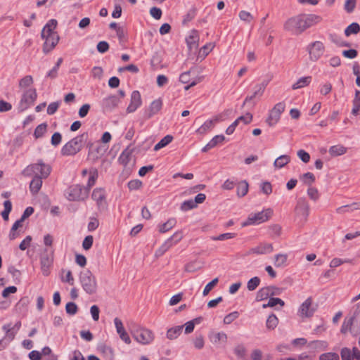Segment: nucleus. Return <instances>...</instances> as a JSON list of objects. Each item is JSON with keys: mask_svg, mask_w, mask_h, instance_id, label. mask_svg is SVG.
I'll list each match as a JSON object with an SVG mask.
<instances>
[{"mask_svg": "<svg viewBox=\"0 0 360 360\" xmlns=\"http://www.w3.org/2000/svg\"><path fill=\"white\" fill-rule=\"evenodd\" d=\"M52 168L49 164H46L43 160L39 159L36 163L27 165L21 172L25 177L41 176L48 178L51 172Z\"/></svg>", "mask_w": 360, "mask_h": 360, "instance_id": "1", "label": "nucleus"}, {"mask_svg": "<svg viewBox=\"0 0 360 360\" xmlns=\"http://www.w3.org/2000/svg\"><path fill=\"white\" fill-rule=\"evenodd\" d=\"M88 133L84 132L67 142L61 148L60 153L63 156H74L79 153L87 141Z\"/></svg>", "mask_w": 360, "mask_h": 360, "instance_id": "2", "label": "nucleus"}, {"mask_svg": "<svg viewBox=\"0 0 360 360\" xmlns=\"http://www.w3.org/2000/svg\"><path fill=\"white\" fill-rule=\"evenodd\" d=\"M79 281L83 290L89 295L96 292L97 283L95 276L89 269L82 271L79 274Z\"/></svg>", "mask_w": 360, "mask_h": 360, "instance_id": "3", "label": "nucleus"}, {"mask_svg": "<svg viewBox=\"0 0 360 360\" xmlns=\"http://www.w3.org/2000/svg\"><path fill=\"white\" fill-rule=\"evenodd\" d=\"M89 194L87 189L80 184L71 185L65 191L66 197L70 201H84Z\"/></svg>", "mask_w": 360, "mask_h": 360, "instance_id": "4", "label": "nucleus"}, {"mask_svg": "<svg viewBox=\"0 0 360 360\" xmlns=\"http://www.w3.org/2000/svg\"><path fill=\"white\" fill-rule=\"evenodd\" d=\"M273 215V210L271 208L266 209L257 213L249 214L246 221L242 223V226L256 225L268 221Z\"/></svg>", "mask_w": 360, "mask_h": 360, "instance_id": "5", "label": "nucleus"}, {"mask_svg": "<svg viewBox=\"0 0 360 360\" xmlns=\"http://www.w3.org/2000/svg\"><path fill=\"white\" fill-rule=\"evenodd\" d=\"M132 337L139 343L142 345H147L151 342L153 339V333L151 330L141 328L137 327L134 328L131 330Z\"/></svg>", "mask_w": 360, "mask_h": 360, "instance_id": "6", "label": "nucleus"}, {"mask_svg": "<svg viewBox=\"0 0 360 360\" xmlns=\"http://www.w3.org/2000/svg\"><path fill=\"white\" fill-rule=\"evenodd\" d=\"M37 98V94L35 89H30L26 90L22 95L18 105L19 112H23L30 108Z\"/></svg>", "mask_w": 360, "mask_h": 360, "instance_id": "7", "label": "nucleus"}, {"mask_svg": "<svg viewBox=\"0 0 360 360\" xmlns=\"http://www.w3.org/2000/svg\"><path fill=\"white\" fill-rule=\"evenodd\" d=\"M53 252H49L48 248H45L40 256L41 269L44 276H47L50 274L49 268L52 266L53 262Z\"/></svg>", "mask_w": 360, "mask_h": 360, "instance_id": "8", "label": "nucleus"}, {"mask_svg": "<svg viewBox=\"0 0 360 360\" xmlns=\"http://www.w3.org/2000/svg\"><path fill=\"white\" fill-rule=\"evenodd\" d=\"M295 212L296 217L300 218V221H307L309 213V205L305 198H300L297 200Z\"/></svg>", "mask_w": 360, "mask_h": 360, "instance_id": "9", "label": "nucleus"}, {"mask_svg": "<svg viewBox=\"0 0 360 360\" xmlns=\"http://www.w3.org/2000/svg\"><path fill=\"white\" fill-rule=\"evenodd\" d=\"M300 26L301 33L309 27L316 25L320 22L321 18L315 14H300L298 15Z\"/></svg>", "mask_w": 360, "mask_h": 360, "instance_id": "10", "label": "nucleus"}, {"mask_svg": "<svg viewBox=\"0 0 360 360\" xmlns=\"http://www.w3.org/2000/svg\"><path fill=\"white\" fill-rule=\"evenodd\" d=\"M285 105L283 102H279L270 110L269 117L266 119V122L270 127L274 126L278 122L281 113L285 110Z\"/></svg>", "mask_w": 360, "mask_h": 360, "instance_id": "11", "label": "nucleus"}, {"mask_svg": "<svg viewBox=\"0 0 360 360\" xmlns=\"http://www.w3.org/2000/svg\"><path fill=\"white\" fill-rule=\"evenodd\" d=\"M307 49L309 51L310 59L313 61H316L323 54L325 46L321 41H316L311 43L308 46Z\"/></svg>", "mask_w": 360, "mask_h": 360, "instance_id": "12", "label": "nucleus"}, {"mask_svg": "<svg viewBox=\"0 0 360 360\" xmlns=\"http://www.w3.org/2000/svg\"><path fill=\"white\" fill-rule=\"evenodd\" d=\"M86 148L89 149L88 158L94 162L100 159L103 154V150L99 141L96 143L89 141Z\"/></svg>", "mask_w": 360, "mask_h": 360, "instance_id": "13", "label": "nucleus"}, {"mask_svg": "<svg viewBox=\"0 0 360 360\" xmlns=\"http://www.w3.org/2000/svg\"><path fill=\"white\" fill-rule=\"evenodd\" d=\"M162 101L160 98L155 99L151 102L148 108H146L143 111V119L145 120H149L154 115L158 113L162 109Z\"/></svg>", "mask_w": 360, "mask_h": 360, "instance_id": "14", "label": "nucleus"}, {"mask_svg": "<svg viewBox=\"0 0 360 360\" xmlns=\"http://www.w3.org/2000/svg\"><path fill=\"white\" fill-rule=\"evenodd\" d=\"M283 28L285 30L290 32L294 34H301V26L298 15L288 19L284 23Z\"/></svg>", "mask_w": 360, "mask_h": 360, "instance_id": "15", "label": "nucleus"}, {"mask_svg": "<svg viewBox=\"0 0 360 360\" xmlns=\"http://www.w3.org/2000/svg\"><path fill=\"white\" fill-rule=\"evenodd\" d=\"M311 304L312 298L309 297L300 305L298 310L299 315L302 317H311L316 311L315 308L311 307Z\"/></svg>", "mask_w": 360, "mask_h": 360, "instance_id": "16", "label": "nucleus"}, {"mask_svg": "<svg viewBox=\"0 0 360 360\" xmlns=\"http://www.w3.org/2000/svg\"><path fill=\"white\" fill-rule=\"evenodd\" d=\"M142 105L141 94L139 91H133L131 94L130 103L127 108V113L135 112Z\"/></svg>", "mask_w": 360, "mask_h": 360, "instance_id": "17", "label": "nucleus"}, {"mask_svg": "<svg viewBox=\"0 0 360 360\" xmlns=\"http://www.w3.org/2000/svg\"><path fill=\"white\" fill-rule=\"evenodd\" d=\"M120 102V98L116 95H110L102 101V108L104 111L110 112L117 107Z\"/></svg>", "mask_w": 360, "mask_h": 360, "instance_id": "18", "label": "nucleus"}, {"mask_svg": "<svg viewBox=\"0 0 360 360\" xmlns=\"http://www.w3.org/2000/svg\"><path fill=\"white\" fill-rule=\"evenodd\" d=\"M45 39V41L43 44V52L44 54H48L51 52L56 46L58 44L60 40V37L58 34H54L53 36H51L46 38H42Z\"/></svg>", "mask_w": 360, "mask_h": 360, "instance_id": "19", "label": "nucleus"}, {"mask_svg": "<svg viewBox=\"0 0 360 360\" xmlns=\"http://www.w3.org/2000/svg\"><path fill=\"white\" fill-rule=\"evenodd\" d=\"M357 316V311H354V314L349 318H345L340 328V333L345 334L347 331H349L353 336H356L357 333H355L352 327L354 324V321Z\"/></svg>", "mask_w": 360, "mask_h": 360, "instance_id": "20", "label": "nucleus"}, {"mask_svg": "<svg viewBox=\"0 0 360 360\" xmlns=\"http://www.w3.org/2000/svg\"><path fill=\"white\" fill-rule=\"evenodd\" d=\"M269 81H270V79H267V80H264L262 83L257 84L255 86V90L253 94L251 96H248L245 98V99L243 102V106L245 105L246 104V103L252 101L254 98H255L257 96H262L263 95L264 90H265L266 86L268 85Z\"/></svg>", "mask_w": 360, "mask_h": 360, "instance_id": "21", "label": "nucleus"}, {"mask_svg": "<svg viewBox=\"0 0 360 360\" xmlns=\"http://www.w3.org/2000/svg\"><path fill=\"white\" fill-rule=\"evenodd\" d=\"M32 177V179L30 184V191L32 195H36L41 188L43 183L42 180L46 178L42 177L41 176H35Z\"/></svg>", "mask_w": 360, "mask_h": 360, "instance_id": "22", "label": "nucleus"}, {"mask_svg": "<svg viewBox=\"0 0 360 360\" xmlns=\"http://www.w3.org/2000/svg\"><path fill=\"white\" fill-rule=\"evenodd\" d=\"M91 198L96 202L98 206L103 205V202L105 200V191L103 188H96L94 189Z\"/></svg>", "mask_w": 360, "mask_h": 360, "instance_id": "23", "label": "nucleus"}, {"mask_svg": "<svg viewBox=\"0 0 360 360\" xmlns=\"http://www.w3.org/2000/svg\"><path fill=\"white\" fill-rule=\"evenodd\" d=\"M273 251V246L271 243H262L259 245L252 248L250 250V252L255 253L257 255H264L271 252Z\"/></svg>", "mask_w": 360, "mask_h": 360, "instance_id": "24", "label": "nucleus"}, {"mask_svg": "<svg viewBox=\"0 0 360 360\" xmlns=\"http://www.w3.org/2000/svg\"><path fill=\"white\" fill-rule=\"evenodd\" d=\"M98 351L103 354V356L108 360H114V350L110 346L105 344H101L98 347Z\"/></svg>", "mask_w": 360, "mask_h": 360, "instance_id": "25", "label": "nucleus"}, {"mask_svg": "<svg viewBox=\"0 0 360 360\" xmlns=\"http://www.w3.org/2000/svg\"><path fill=\"white\" fill-rule=\"evenodd\" d=\"M219 118L216 117L214 120H208L205 121L197 130L196 133L198 134H205L207 131L212 129L214 127V122H218Z\"/></svg>", "mask_w": 360, "mask_h": 360, "instance_id": "26", "label": "nucleus"}, {"mask_svg": "<svg viewBox=\"0 0 360 360\" xmlns=\"http://www.w3.org/2000/svg\"><path fill=\"white\" fill-rule=\"evenodd\" d=\"M184 326H177L175 327L170 328L167 331V338L169 340L176 339L182 333Z\"/></svg>", "mask_w": 360, "mask_h": 360, "instance_id": "27", "label": "nucleus"}, {"mask_svg": "<svg viewBox=\"0 0 360 360\" xmlns=\"http://www.w3.org/2000/svg\"><path fill=\"white\" fill-rule=\"evenodd\" d=\"M271 290V287H270V286H266V287L262 288L261 289H259L257 292L256 299H255L256 301L259 302V301H262V300H266L269 297H271V292H270Z\"/></svg>", "mask_w": 360, "mask_h": 360, "instance_id": "28", "label": "nucleus"}, {"mask_svg": "<svg viewBox=\"0 0 360 360\" xmlns=\"http://www.w3.org/2000/svg\"><path fill=\"white\" fill-rule=\"evenodd\" d=\"M347 152V148L343 146L342 145H335L330 147L328 150L329 154L332 157H336L339 155H342Z\"/></svg>", "mask_w": 360, "mask_h": 360, "instance_id": "29", "label": "nucleus"}, {"mask_svg": "<svg viewBox=\"0 0 360 360\" xmlns=\"http://www.w3.org/2000/svg\"><path fill=\"white\" fill-rule=\"evenodd\" d=\"M90 176L88 179L86 186H84L85 189H87L88 193H89L91 188L95 184L96 179L98 176V170L96 169H92L89 171Z\"/></svg>", "mask_w": 360, "mask_h": 360, "instance_id": "30", "label": "nucleus"}, {"mask_svg": "<svg viewBox=\"0 0 360 360\" xmlns=\"http://www.w3.org/2000/svg\"><path fill=\"white\" fill-rule=\"evenodd\" d=\"M311 82V77H303L300 78L295 84H292V89H298L308 86Z\"/></svg>", "mask_w": 360, "mask_h": 360, "instance_id": "31", "label": "nucleus"}, {"mask_svg": "<svg viewBox=\"0 0 360 360\" xmlns=\"http://www.w3.org/2000/svg\"><path fill=\"white\" fill-rule=\"evenodd\" d=\"M290 161V157L288 155H282L277 158L274 162V166L276 168L281 169L288 165Z\"/></svg>", "mask_w": 360, "mask_h": 360, "instance_id": "32", "label": "nucleus"}, {"mask_svg": "<svg viewBox=\"0 0 360 360\" xmlns=\"http://www.w3.org/2000/svg\"><path fill=\"white\" fill-rule=\"evenodd\" d=\"M248 183L247 181L243 180L239 182L236 188V193L239 198L244 197L248 191Z\"/></svg>", "mask_w": 360, "mask_h": 360, "instance_id": "33", "label": "nucleus"}, {"mask_svg": "<svg viewBox=\"0 0 360 360\" xmlns=\"http://www.w3.org/2000/svg\"><path fill=\"white\" fill-rule=\"evenodd\" d=\"M353 108L352 110V114L354 116L359 115L360 110V91L356 90L355 96L352 101Z\"/></svg>", "mask_w": 360, "mask_h": 360, "instance_id": "34", "label": "nucleus"}, {"mask_svg": "<svg viewBox=\"0 0 360 360\" xmlns=\"http://www.w3.org/2000/svg\"><path fill=\"white\" fill-rule=\"evenodd\" d=\"M176 221L174 218L169 219L165 223L159 226V231L164 233L172 229L176 225Z\"/></svg>", "mask_w": 360, "mask_h": 360, "instance_id": "35", "label": "nucleus"}, {"mask_svg": "<svg viewBox=\"0 0 360 360\" xmlns=\"http://www.w3.org/2000/svg\"><path fill=\"white\" fill-rule=\"evenodd\" d=\"M131 150H129V148H125L118 158V161L120 164L126 166L130 161V156L131 155Z\"/></svg>", "mask_w": 360, "mask_h": 360, "instance_id": "36", "label": "nucleus"}, {"mask_svg": "<svg viewBox=\"0 0 360 360\" xmlns=\"http://www.w3.org/2000/svg\"><path fill=\"white\" fill-rule=\"evenodd\" d=\"M173 140V136L172 135H166L164 136L158 143L154 146V150L158 151L160 149L167 146Z\"/></svg>", "mask_w": 360, "mask_h": 360, "instance_id": "37", "label": "nucleus"}, {"mask_svg": "<svg viewBox=\"0 0 360 360\" xmlns=\"http://www.w3.org/2000/svg\"><path fill=\"white\" fill-rule=\"evenodd\" d=\"M288 255L286 254H278L275 255L274 266L283 267L287 264Z\"/></svg>", "mask_w": 360, "mask_h": 360, "instance_id": "38", "label": "nucleus"}, {"mask_svg": "<svg viewBox=\"0 0 360 360\" xmlns=\"http://www.w3.org/2000/svg\"><path fill=\"white\" fill-rule=\"evenodd\" d=\"M360 32V25L357 22H352L349 25H348L345 30V34L347 37L350 36L351 34H356Z\"/></svg>", "mask_w": 360, "mask_h": 360, "instance_id": "39", "label": "nucleus"}, {"mask_svg": "<svg viewBox=\"0 0 360 360\" xmlns=\"http://www.w3.org/2000/svg\"><path fill=\"white\" fill-rule=\"evenodd\" d=\"M278 324V319L274 314H270L266 322V326L269 330H274Z\"/></svg>", "mask_w": 360, "mask_h": 360, "instance_id": "40", "label": "nucleus"}, {"mask_svg": "<svg viewBox=\"0 0 360 360\" xmlns=\"http://www.w3.org/2000/svg\"><path fill=\"white\" fill-rule=\"evenodd\" d=\"M173 243H170L167 240L155 251V255L158 257L162 256L171 247Z\"/></svg>", "mask_w": 360, "mask_h": 360, "instance_id": "41", "label": "nucleus"}, {"mask_svg": "<svg viewBox=\"0 0 360 360\" xmlns=\"http://www.w3.org/2000/svg\"><path fill=\"white\" fill-rule=\"evenodd\" d=\"M4 210L1 212V214L4 221L8 220L9 214L12 210V203L10 200H7L4 202Z\"/></svg>", "mask_w": 360, "mask_h": 360, "instance_id": "42", "label": "nucleus"}, {"mask_svg": "<svg viewBox=\"0 0 360 360\" xmlns=\"http://www.w3.org/2000/svg\"><path fill=\"white\" fill-rule=\"evenodd\" d=\"M3 330L6 333V336L4 338V339L8 338L9 340H13L15 338L16 331H13V328H12L11 323L5 324L2 326Z\"/></svg>", "mask_w": 360, "mask_h": 360, "instance_id": "43", "label": "nucleus"}, {"mask_svg": "<svg viewBox=\"0 0 360 360\" xmlns=\"http://www.w3.org/2000/svg\"><path fill=\"white\" fill-rule=\"evenodd\" d=\"M58 25V21L56 19H51L49 20L46 24L43 27L41 32V37L44 38L45 37V33L46 30L51 29V30H56V27Z\"/></svg>", "mask_w": 360, "mask_h": 360, "instance_id": "44", "label": "nucleus"}, {"mask_svg": "<svg viewBox=\"0 0 360 360\" xmlns=\"http://www.w3.org/2000/svg\"><path fill=\"white\" fill-rule=\"evenodd\" d=\"M47 129V124L46 123H41L39 124L34 129V136L36 139L41 138L45 132L46 131Z\"/></svg>", "mask_w": 360, "mask_h": 360, "instance_id": "45", "label": "nucleus"}, {"mask_svg": "<svg viewBox=\"0 0 360 360\" xmlns=\"http://www.w3.org/2000/svg\"><path fill=\"white\" fill-rule=\"evenodd\" d=\"M247 350L245 346L242 344L238 345L234 348V354L238 356V358L241 359L243 360H245Z\"/></svg>", "mask_w": 360, "mask_h": 360, "instance_id": "46", "label": "nucleus"}, {"mask_svg": "<svg viewBox=\"0 0 360 360\" xmlns=\"http://www.w3.org/2000/svg\"><path fill=\"white\" fill-rule=\"evenodd\" d=\"M261 280L258 276H255L250 278L247 283L248 290H255L260 284Z\"/></svg>", "mask_w": 360, "mask_h": 360, "instance_id": "47", "label": "nucleus"}, {"mask_svg": "<svg viewBox=\"0 0 360 360\" xmlns=\"http://www.w3.org/2000/svg\"><path fill=\"white\" fill-rule=\"evenodd\" d=\"M197 207L194 200L190 199L188 200L184 201L181 205V210L182 211H188L192 209H194Z\"/></svg>", "mask_w": 360, "mask_h": 360, "instance_id": "48", "label": "nucleus"}, {"mask_svg": "<svg viewBox=\"0 0 360 360\" xmlns=\"http://www.w3.org/2000/svg\"><path fill=\"white\" fill-rule=\"evenodd\" d=\"M309 345L314 349L326 350L328 345V342L324 340H313L310 342Z\"/></svg>", "mask_w": 360, "mask_h": 360, "instance_id": "49", "label": "nucleus"}, {"mask_svg": "<svg viewBox=\"0 0 360 360\" xmlns=\"http://www.w3.org/2000/svg\"><path fill=\"white\" fill-rule=\"evenodd\" d=\"M30 304L29 297L25 296L22 297L18 302L16 304L15 307L19 311H22L26 309L27 305Z\"/></svg>", "mask_w": 360, "mask_h": 360, "instance_id": "50", "label": "nucleus"}, {"mask_svg": "<svg viewBox=\"0 0 360 360\" xmlns=\"http://www.w3.org/2000/svg\"><path fill=\"white\" fill-rule=\"evenodd\" d=\"M77 305L73 302H69L65 305L66 313L69 315H75L78 311Z\"/></svg>", "mask_w": 360, "mask_h": 360, "instance_id": "51", "label": "nucleus"}, {"mask_svg": "<svg viewBox=\"0 0 360 360\" xmlns=\"http://www.w3.org/2000/svg\"><path fill=\"white\" fill-rule=\"evenodd\" d=\"M236 233H221L217 236H211L210 238L212 240H225L235 238Z\"/></svg>", "mask_w": 360, "mask_h": 360, "instance_id": "52", "label": "nucleus"}, {"mask_svg": "<svg viewBox=\"0 0 360 360\" xmlns=\"http://www.w3.org/2000/svg\"><path fill=\"white\" fill-rule=\"evenodd\" d=\"M319 360H340V356L335 352H327L321 354Z\"/></svg>", "mask_w": 360, "mask_h": 360, "instance_id": "53", "label": "nucleus"}, {"mask_svg": "<svg viewBox=\"0 0 360 360\" xmlns=\"http://www.w3.org/2000/svg\"><path fill=\"white\" fill-rule=\"evenodd\" d=\"M340 355L342 360H354L352 351L348 347H343L341 349Z\"/></svg>", "mask_w": 360, "mask_h": 360, "instance_id": "54", "label": "nucleus"}, {"mask_svg": "<svg viewBox=\"0 0 360 360\" xmlns=\"http://www.w3.org/2000/svg\"><path fill=\"white\" fill-rule=\"evenodd\" d=\"M219 279L218 278H215L209 282L205 287L202 295L203 296H206L208 293L212 290V288L218 283Z\"/></svg>", "mask_w": 360, "mask_h": 360, "instance_id": "55", "label": "nucleus"}, {"mask_svg": "<svg viewBox=\"0 0 360 360\" xmlns=\"http://www.w3.org/2000/svg\"><path fill=\"white\" fill-rule=\"evenodd\" d=\"M239 312L237 311H233L226 316H225L224 319V324H230L234 320L238 318L239 316Z\"/></svg>", "mask_w": 360, "mask_h": 360, "instance_id": "56", "label": "nucleus"}, {"mask_svg": "<svg viewBox=\"0 0 360 360\" xmlns=\"http://www.w3.org/2000/svg\"><path fill=\"white\" fill-rule=\"evenodd\" d=\"M225 136L223 134L214 136L208 143L213 148L217 146L219 143H222L225 140Z\"/></svg>", "mask_w": 360, "mask_h": 360, "instance_id": "57", "label": "nucleus"}, {"mask_svg": "<svg viewBox=\"0 0 360 360\" xmlns=\"http://www.w3.org/2000/svg\"><path fill=\"white\" fill-rule=\"evenodd\" d=\"M301 179L305 184L311 185L315 181V176L311 172L304 173Z\"/></svg>", "mask_w": 360, "mask_h": 360, "instance_id": "58", "label": "nucleus"}, {"mask_svg": "<svg viewBox=\"0 0 360 360\" xmlns=\"http://www.w3.org/2000/svg\"><path fill=\"white\" fill-rule=\"evenodd\" d=\"M93 243H94L93 236L91 235L86 236L82 242L83 249L84 250H89L92 247Z\"/></svg>", "mask_w": 360, "mask_h": 360, "instance_id": "59", "label": "nucleus"}, {"mask_svg": "<svg viewBox=\"0 0 360 360\" xmlns=\"http://www.w3.org/2000/svg\"><path fill=\"white\" fill-rule=\"evenodd\" d=\"M356 4V0H346L344 8L348 13H351L354 11Z\"/></svg>", "mask_w": 360, "mask_h": 360, "instance_id": "60", "label": "nucleus"}, {"mask_svg": "<svg viewBox=\"0 0 360 360\" xmlns=\"http://www.w3.org/2000/svg\"><path fill=\"white\" fill-rule=\"evenodd\" d=\"M238 16L240 19L246 22H250L253 20V16L250 12L241 11L239 12Z\"/></svg>", "mask_w": 360, "mask_h": 360, "instance_id": "61", "label": "nucleus"}, {"mask_svg": "<svg viewBox=\"0 0 360 360\" xmlns=\"http://www.w3.org/2000/svg\"><path fill=\"white\" fill-rule=\"evenodd\" d=\"M33 83V78L30 75H27L22 78L19 82L20 87H27Z\"/></svg>", "mask_w": 360, "mask_h": 360, "instance_id": "62", "label": "nucleus"}, {"mask_svg": "<svg viewBox=\"0 0 360 360\" xmlns=\"http://www.w3.org/2000/svg\"><path fill=\"white\" fill-rule=\"evenodd\" d=\"M60 105V101L51 103L47 108V114L50 115L55 114L56 112L58 110Z\"/></svg>", "mask_w": 360, "mask_h": 360, "instance_id": "63", "label": "nucleus"}, {"mask_svg": "<svg viewBox=\"0 0 360 360\" xmlns=\"http://www.w3.org/2000/svg\"><path fill=\"white\" fill-rule=\"evenodd\" d=\"M109 44L105 41H101L97 44V51L101 53H104L109 50Z\"/></svg>", "mask_w": 360, "mask_h": 360, "instance_id": "64", "label": "nucleus"}]
</instances>
